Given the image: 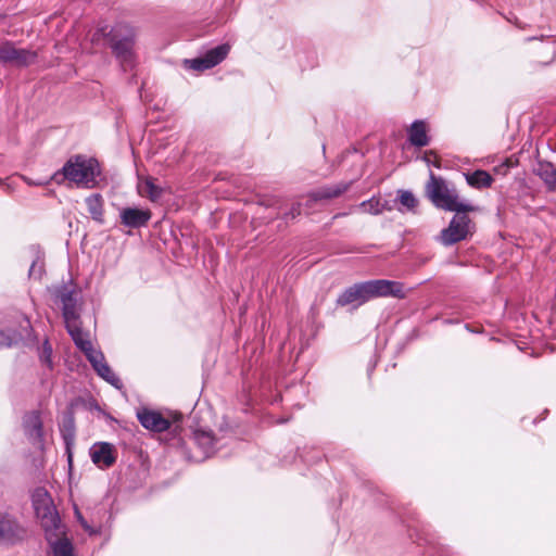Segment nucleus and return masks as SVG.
Instances as JSON below:
<instances>
[{
  "instance_id": "f257e3e1",
  "label": "nucleus",
  "mask_w": 556,
  "mask_h": 556,
  "mask_svg": "<svg viewBox=\"0 0 556 556\" xmlns=\"http://www.w3.org/2000/svg\"><path fill=\"white\" fill-rule=\"evenodd\" d=\"M58 298L62 303L63 318L67 332L76 346L84 352L93 369H98V366H101L105 358L101 351L93 348L90 333L81 328L76 292L63 287L59 290Z\"/></svg>"
},
{
  "instance_id": "f03ea898",
  "label": "nucleus",
  "mask_w": 556,
  "mask_h": 556,
  "mask_svg": "<svg viewBox=\"0 0 556 556\" xmlns=\"http://www.w3.org/2000/svg\"><path fill=\"white\" fill-rule=\"evenodd\" d=\"M51 179L58 185L67 182L77 188L92 189L99 186L101 167L96 159L77 154L71 156Z\"/></svg>"
},
{
  "instance_id": "7ed1b4c3",
  "label": "nucleus",
  "mask_w": 556,
  "mask_h": 556,
  "mask_svg": "<svg viewBox=\"0 0 556 556\" xmlns=\"http://www.w3.org/2000/svg\"><path fill=\"white\" fill-rule=\"evenodd\" d=\"M426 193L431 202L439 208L456 213L475 211L472 204L459 199L453 185L441 177H437L433 173H430L429 181L426 185Z\"/></svg>"
},
{
  "instance_id": "20e7f679",
  "label": "nucleus",
  "mask_w": 556,
  "mask_h": 556,
  "mask_svg": "<svg viewBox=\"0 0 556 556\" xmlns=\"http://www.w3.org/2000/svg\"><path fill=\"white\" fill-rule=\"evenodd\" d=\"M106 30L108 27H102L96 35L101 33L103 36H108L110 47L124 68L131 67L134 62L132 47L136 37L135 29L127 24H117L109 33Z\"/></svg>"
},
{
  "instance_id": "39448f33",
  "label": "nucleus",
  "mask_w": 556,
  "mask_h": 556,
  "mask_svg": "<svg viewBox=\"0 0 556 556\" xmlns=\"http://www.w3.org/2000/svg\"><path fill=\"white\" fill-rule=\"evenodd\" d=\"M33 506L38 519H40L41 526L45 530H58L60 526V517L53 501L43 488H37L31 495Z\"/></svg>"
},
{
  "instance_id": "423d86ee",
  "label": "nucleus",
  "mask_w": 556,
  "mask_h": 556,
  "mask_svg": "<svg viewBox=\"0 0 556 556\" xmlns=\"http://www.w3.org/2000/svg\"><path fill=\"white\" fill-rule=\"evenodd\" d=\"M37 52L29 49L15 47L14 43L5 41L0 45V63L15 67H26L35 63Z\"/></svg>"
},
{
  "instance_id": "0eeeda50",
  "label": "nucleus",
  "mask_w": 556,
  "mask_h": 556,
  "mask_svg": "<svg viewBox=\"0 0 556 556\" xmlns=\"http://www.w3.org/2000/svg\"><path fill=\"white\" fill-rule=\"evenodd\" d=\"M230 46L228 43L219 45L206 51L202 56L184 60V66L187 70L202 72L210 70L222 63L228 55Z\"/></svg>"
},
{
  "instance_id": "6e6552de",
  "label": "nucleus",
  "mask_w": 556,
  "mask_h": 556,
  "mask_svg": "<svg viewBox=\"0 0 556 556\" xmlns=\"http://www.w3.org/2000/svg\"><path fill=\"white\" fill-rule=\"evenodd\" d=\"M471 220L465 213H456L447 228L441 232V242L444 245H452L465 240L470 233Z\"/></svg>"
},
{
  "instance_id": "1a4fd4ad",
  "label": "nucleus",
  "mask_w": 556,
  "mask_h": 556,
  "mask_svg": "<svg viewBox=\"0 0 556 556\" xmlns=\"http://www.w3.org/2000/svg\"><path fill=\"white\" fill-rule=\"evenodd\" d=\"M371 299L393 296L402 299L405 296L403 285L399 281L377 279L367 281Z\"/></svg>"
},
{
  "instance_id": "9d476101",
  "label": "nucleus",
  "mask_w": 556,
  "mask_h": 556,
  "mask_svg": "<svg viewBox=\"0 0 556 556\" xmlns=\"http://www.w3.org/2000/svg\"><path fill=\"white\" fill-rule=\"evenodd\" d=\"M371 300L367 281L355 283L346 288L337 299V304L346 306L350 304L361 305Z\"/></svg>"
},
{
  "instance_id": "9b49d317",
  "label": "nucleus",
  "mask_w": 556,
  "mask_h": 556,
  "mask_svg": "<svg viewBox=\"0 0 556 556\" xmlns=\"http://www.w3.org/2000/svg\"><path fill=\"white\" fill-rule=\"evenodd\" d=\"M90 457L99 468H109L116 460V450L114 445L106 442L94 443L90 448Z\"/></svg>"
},
{
  "instance_id": "f8f14e48",
  "label": "nucleus",
  "mask_w": 556,
  "mask_h": 556,
  "mask_svg": "<svg viewBox=\"0 0 556 556\" xmlns=\"http://www.w3.org/2000/svg\"><path fill=\"white\" fill-rule=\"evenodd\" d=\"M26 435L34 444L41 446L43 441L42 420L38 412H29L23 417Z\"/></svg>"
},
{
  "instance_id": "ddd939ff",
  "label": "nucleus",
  "mask_w": 556,
  "mask_h": 556,
  "mask_svg": "<svg viewBox=\"0 0 556 556\" xmlns=\"http://www.w3.org/2000/svg\"><path fill=\"white\" fill-rule=\"evenodd\" d=\"M137 417L142 425L148 430L162 432L169 428V421L162 416L159 412L143 408L138 410Z\"/></svg>"
},
{
  "instance_id": "4468645a",
  "label": "nucleus",
  "mask_w": 556,
  "mask_h": 556,
  "mask_svg": "<svg viewBox=\"0 0 556 556\" xmlns=\"http://www.w3.org/2000/svg\"><path fill=\"white\" fill-rule=\"evenodd\" d=\"M21 536V528L8 513L0 511V543H13Z\"/></svg>"
},
{
  "instance_id": "2eb2a0df",
  "label": "nucleus",
  "mask_w": 556,
  "mask_h": 556,
  "mask_svg": "<svg viewBox=\"0 0 556 556\" xmlns=\"http://www.w3.org/2000/svg\"><path fill=\"white\" fill-rule=\"evenodd\" d=\"M151 218L148 210L137 207H126L121 211V219L123 225L130 228H139L144 226Z\"/></svg>"
},
{
  "instance_id": "dca6fc26",
  "label": "nucleus",
  "mask_w": 556,
  "mask_h": 556,
  "mask_svg": "<svg viewBox=\"0 0 556 556\" xmlns=\"http://www.w3.org/2000/svg\"><path fill=\"white\" fill-rule=\"evenodd\" d=\"M193 440L201 450L203 458L210 457L216 452L217 440L213 435L212 431L202 429L195 430L193 433Z\"/></svg>"
},
{
  "instance_id": "f3484780",
  "label": "nucleus",
  "mask_w": 556,
  "mask_h": 556,
  "mask_svg": "<svg viewBox=\"0 0 556 556\" xmlns=\"http://www.w3.org/2000/svg\"><path fill=\"white\" fill-rule=\"evenodd\" d=\"M137 189L141 197L148 198L152 202L159 201L163 194V189L156 186L151 177L140 178Z\"/></svg>"
},
{
  "instance_id": "a211bd4d",
  "label": "nucleus",
  "mask_w": 556,
  "mask_h": 556,
  "mask_svg": "<svg viewBox=\"0 0 556 556\" xmlns=\"http://www.w3.org/2000/svg\"><path fill=\"white\" fill-rule=\"evenodd\" d=\"M409 142L415 147H425L429 143L427 125L424 121H415L408 129Z\"/></svg>"
},
{
  "instance_id": "6ab92c4d",
  "label": "nucleus",
  "mask_w": 556,
  "mask_h": 556,
  "mask_svg": "<svg viewBox=\"0 0 556 556\" xmlns=\"http://www.w3.org/2000/svg\"><path fill=\"white\" fill-rule=\"evenodd\" d=\"M467 184L475 189L490 188L494 181L493 177L483 169L464 174Z\"/></svg>"
},
{
  "instance_id": "aec40b11",
  "label": "nucleus",
  "mask_w": 556,
  "mask_h": 556,
  "mask_svg": "<svg viewBox=\"0 0 556 556\" xmlns=\"http://www.w3.org/2000/svg\"><path fill=\"white\" fill-rule=\"evenodd\" d=\"M535 174L544 181L549 190H556V167L549 162H540Z\"/></svg>"
},
{
  "instance_id": "412c9836",
  "label": "nucleus",
  "mask_w": 556,
  "mask_h": 556,
  "mask_svg": "<svg viewBox=\"0 0 556 556\" xmlns=\"http://www.w3.org/2000/svg\"><path fill=\"white\" fill-rule=\"evenodd\" d=\"M87 208L91 217L98 222H103V199L99 193L90 194L85 200Z\"/></svg>"
},
{
  "instance_id": "4be33fe9",
  "label": "nucleus",
  "mask_w": 556,
  "mask_h": 556,
  "mask_svg": "<svg viewBox=\"0 0 556 556\" xmlns=\"http://www.w3.org/2000/svg\"><path fill=\"white\" fill-rule=\"evenodd\" d=\"M61 432H62L63 439L66 443V448H67V453H68V462L71 464L72 455L70 453V445L74 442V438H75L74 420L72 417L64 419L62 428H61Z\"/></svg>"
},
{
  "instance_id": "5701e85b",
  "label": "nucleus",
  "mask_w": 556,
  "mask_h": 556,
  "mask_svg": "<svg viewBox=\"0 0 556 556\" xmlns=\"http://www.w3.org/2000/svg\"><path fill=\"white\" fill-rule=\"evenodd\" d=\"M53 556H73V547L67 539H59L54 542L49 538Z\"/></svg>"
},
{
  "instance_id": "b1692460",
  "label": "nucleus",
  "mask_w": 556,
  "mask_h": 556,
  "mask_svg": "<svg viewBox=\"0 0 556 556\" xmlns=\"http://www.w3.org/2000/svg\"><path fill=\"white\" fill-rule=\"evenodd\" d=\"M97 374L104 379L110 384L119 388L121 380L112 371L111 367L104 362L101 366H98V369H94Z\"/></svg>"
},
{
  "instance_id": "393cba45",
  "label": "nucleus",
  "mask_w": 556,
  "mask_h": 556,
  "mask_svg": "<svg viewBox=\"0 0 556 556\" xmlns=\"http://www.w3.org/2000/svg\"><path fill=\"white\" fill-rule=\"evenodd\" d=\"M348 189V185L340 184L336 186L326 187L317 192L319 199L336 198Z\"/></svg>"
},
{
  "instance_id": "a878e982",
  "label": "nucleus",
  "mask_w": 556,
  "mask_h": 556,
  "mask_svg": "<svg viewBox=\"0 0 556 556\" xmlns=\"http://www.w3.org/2000/svg\"><path fill=\"white\" fill-rule=\"evenodd\" d=\"M361 208L366 213L377 215L382 213L383 204H381L380 200L372 198L368 201H364L361 204Z\"/></svg>"
},
{
  "instance_id": "bb28decb",
  "label": "nucleus",
  "mask_w": 556,
  "mask_h": 556,
  "mask_svg": "<svg viewBox=\"0 0 556 556\" xmlns=\"http://www.w3.org/2000/svg\"><path fill=\"white\" fill-rule=\"evenodd\" d=\"M74 515L76 520L79 522V525L86 532H88L90 535L97 533V530L85 519L81 511L76 505L74 506Z\"/></svg>"
},
{
  "instance_id": "cd10ccee",
  "label": "nucleus",
  "mask_w": 556,
  "mask_h": 556,
  "mask_svg": "<svg viewBox=\"0 0 556 556\" xmlns=\"http://www.w3.org/2000/svg\"><path fill=\"white\" fill-rule=\"evenodd\" d=\"M400 202L403 206L407 207L408 210H413L417 204V199L409 191H401Z\"/></svg>"
},
{
  "instance_id": "c85d7f7f",
  "label": "nucleus",
  "mask_w": 556,
  "mask_h": 556,
  "mask_svg": "<svg viewBox=\"0 0 556 556\" xmlns=\"http://www.w3.org/2000/svg\"><path fill=\"white\" fill-rule=\"evenodd\" d=\"M40 359L49 368L52 367V348L48 341H45V343L42 345L41 353H40Z\"/></svg>"
},
{
  "instance_id": "c756f323",
  "label": "nucleus",
  "mask_w": 556,
  "mask_h": 556,
  "mask_svg": "<svg viewBox=\"0 0 556 556\" xmlns=\"http://www.w3.org/2000/svg\"><path fill=\"white\" fill-rule=\"evenodd\" d=\"M43 273V263L40 261L39 257H37L35 261H33L30 268H29V277L34 279H39L42 276Z\"/></svg>"
},
{
  "instance_id": "7c9ffc66",
  "label": "nucleus",
  "mask_w": 556,
  "mask_h": 556,
  "mask_svg": "<svg viewBox=\"0 0 556 556\" xmlns=\"http://www.w3.org/2000/svg\"><path fill=\"white\" fill-rule=\"evenodd\" d=\"M16 339V333L11 330H0V348L10 346Z\"/></svg>"
},
{
  "instance_id": "2f4dec72",
  "label": "nucleus",
  "mask_w": 556,
  "mask_h": 556,
  "mask_svg": "<svg viewBox=\"0 0 556 556\" xmlns=\"http://www.w3.org/2000/svg\"><path fill=\"white\" fill-rule=\"evenodd\" d=\"M291 217L294 218L296 215L300 214V206L299 205H294L291 210Z\"/></svg>"
},
{
  "instance_id": "473e14b6",
  "label": "nucleus",
  "mask_w": 556,
  "mask_h": 556,
  "mask_svg": "<svg viewBox=\"0 0 556 556\" xmlns=\"http://www.w3.org/2000/svg\"><path fill=\"white\" fill-rule=\"evenodd\" d=\"M425 160H426V162H428V163H430V162H431V157H428V154H426Z\"/></svg>"
}]
</instances>
